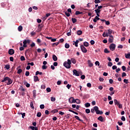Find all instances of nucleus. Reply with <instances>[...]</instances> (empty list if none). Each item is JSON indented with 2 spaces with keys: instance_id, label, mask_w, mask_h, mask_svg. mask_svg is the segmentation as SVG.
Instances as JSON below:
<instances>
[{
  "instance_id": "f257e3e1",
  "label": "nucleus",
  "mask_w": 130,
  "mask_h": 130,
  "mask_svg": "<svg viewBox=\"0 0 130 130\" xmlns=\"http://www.w3.org/2000/svg\"><path fill=\"white\" fill-rule=\"evenodd\" d=\"M71 64H72V61L70 59H68V61L63 63V66L66 69H71Z\"/></svg>"
},
{
  "instance_id": "f03ea898",
  "label": "nucleus",
  "mask_w": 130,
  "mask_h": 130,
  "mask_svg": "<svg viewBox=\"0 0 130 130\" xmlns=\"http://www.w3.org/2000/svg\"><path fill=\"white\" fill-rule=\"evenodd\" d=\"M102 8H103V6H100L98 7V9L94 10V12L96 13V16H98V17H100V13L101 12V9H102Z\"/></svg>"
},
{
  "instance_id": "7ed1b4c3",
  "label": "nucleus",
  "mask_w": 130,
  "mask_h": 130,
  "mask_svg": "<svg viewBox=\"0 0 130 130\" xmlns=\"http://www.w3.org/2000/svg\"><path fill=\"white\" fill-rule=\"evenodd\" d=\"M73 75L74 76H76L77 77H79V76H81V75H83V73L81 72H78L77 71V70H74L73 71Z\"/></svg>"
},
{
  "instance_id": "20e7f679",
  "label": "nucleus",
  "mask_w": 130,
  "mask_h": 130,
  "mask_svg": "<svg viewBox=\"0 0 130 130\" xmlns=\"http://www.w3.org/2000/svg\"><path fill=\"white\" fill-rule=\"evenodd\" d=\"M93 108H94V110L96 114H103L102 111L99 110V108H98V106H95L93 107Z\"/></svg>"
},
{
  "instance_id": "39448f33",
  "label": "nucleus",
  "mask_w": 130,
  "mask_h": 130,
  "mask_svg": "<svg viewBox=\"0 0 130 130\" xmlns=\"http://www.w3.org/2000/svg\"><path fill=\"white\" fill-rule=\"evenodd\" d=\"M115 47H116V46L114 44H111L109 46V48L112 51L115 50Z\"/></svg>"
},
{
  "instance_id": "423d86ee",
  "label": "nucleus",
  "mask_w": 130,
  "mask_h": 130,
  "mask_svg": "<svg viewBox=\"0 0 130 130\" xmlns=\"http://www.w3.org/2000/svg\"><path fill=\"white\" fill-rule=\"evenodd\" d=\"M80 48L82 51V52H83V53H86L87 52V49L84 47V45H81L80 46Z\"/></svg>"
},
{
  "instance_id": "0eeeda50",
  "label": "nucleus",
  "mask_w": 130,
  "mask_h": 130,
  "mask_svg": "<svg viewBox=\"0 0 130 130\" xmlns=\"http://www.w3.org/2000/svg\"><path fill=\"white\" fill-rule=\"evenodd\" d=\"M69 103H76V100L74 98L71 97L69 99Z\"/></svg>"
},
{
  "instance_id": "6e6552de",
  "label": "nucleus",
  "mask_w": 130,
  "mask_h": 130,
  "mask_svg": "<svg viewBox=\"0 0 130 130\" xmlns=\"http://www.w3.org/2000/svg\"><path fill=\"white\" fill-rule=\"evenodd\" d=\"M109 37L110 38L108 40V41L109 42H110V43H112V42H113V39H114L113 36L110 35Z\"/></svg>"
},
{
  "instance_id": "1a4fd4ad",
  "label": "nucleus",
  "mask_w": 130,
  "mask_h": 130,
  "mask_svg": "<svg viewBox=\"0 0 130 130\" xmlns=\"http://www.w3.org/2000/svg\"><path fill=\"white\" fill-rule=\"evenodd\" d=\"M8 53L10 55H13V54H14V53H15V50H14V49H9V50L8 51Z\"/></svg>"
},
{
  "instance_id": "9d476101",
  "label": "nucleus",
  "mask_w": 130,
  "mask_h": 130,
  "mask_svg": "<svg viewBox=\"0 0 130 130\" xmlns=\"http://www.w3.org/2000/svg\"><path fill=\"white\" fill-rule=\"evenodd\" d=\"M7 81H8V82L7 83V85H11V84L13 83V80L9 77H8Z\"/></svg>"
},
{
  "instance_id": "9b49d317",
  "label": "nucleus",
  "mask_w": 130,
  "mask_h": 130,
  "mask_svg": "<svg viewBox=\"0 0 130 130\" xmlns=\"http://www.w3.org/2000/svg\"><path fill=\"white\" fill-rule=\"evenodd\" d=\"M99 17V16H96L95 17V18L93 19V22H94V23H96L97 22V21H99V20H100V18H99V17Z\"/></svg>"
},
{
  "instance_id": "f8f14e48",
  "label": "nucleus",
  "mask_w": 130,
  "mask_h": 130,
  "mask_svg": "<svg viewBox=\"0 0 130 130\" xmlns=\"http://www.w3.org/2000/svg\"><path fill=\"white\" fill-rule=\"evenodd\" d=\"M114 103H115V105H117V106H118V105H119V104H120V102H119L116 99L114 100Z\"/></svg>"
},
{
  "instance_id": "ddd939ff",
  "label": "nucleus",
  "mask_w": 130,
  "mask_h": 130,
  "mask_svg": "<svg viewBox=\"0 0 130 130\" xmlns=\"http://www.w3.org/2000/svg\"><path fill=\"white\" fill-rule=\"evenodd\" d=\"M98 120H100V121H101V122H103L104 121V118L100 116L98 118Z\"/></svg>"
},
{
  "instance_id": "4468645a",
  "label": "nucleus",
  "mask_w": 130,
  "mask_h": 130,
  "mask_svg": "<svg viewBox=\"0 0 130 130\" xmlns=\"http://www.w3.org/2000/svg\"><path fill=\"white\" fill-rule=\"evenodd\" d=\"M75 118H76V119H77V120H79V121H81V122H83V123H85L84 122V121H83V120L80 119V117H79V116H75Z\"/></svg>"
},
{
  "instance_id": "2eb2a0df",
  "label": "nucleus",
  "mask_w": 130,
  "mask_h": 130,
  "mask_svg": "<svg viewBox=\"0 0 130 130\" xmlns=\"http://www.w3.org/2000/svg\"><path fill=\"white\" fill-rule=\"evenodd\" d=\"M30 40H25L23 42V44H27V43H28L29 44V43H30Z\"/></svg>"
},
{
  "instance_id": "dca6fc26",
  "label": "nucleus",
  "mask_w": 130,
  "mask_h": 130,
  "mask_svg": "<svg viewBox=\"0 0 130 130\" xmlns=\"http://www.w3.org/2000/svg\"><path fill=\"white\" fill-rule=\"evenodd\" d=\"M29 128L32 130H38V128L37 127H35L33 126H29Z\"/></svg>"
},
{
  "instance_id": "f3484780",
  "label": "nucleus",
  "mask_w": 130,
  "mask_h": 130,
  "mask_svg": "<svg viewBox=\"0 0 130 130\" xmlns=\"http://www.w3.org/2000/svg\"><path fill=\"white\" fill-rule=\"evenodd\" d=\"M52 58L54 61H56L57 60V57L55 55H53Z\"/></svg>"
},
{
  "instance_id": "a211bd4d",
  "label": "nucleus",
  "mask_w": 130,
  "mask_h": 130,
  "mask_svg": "<svg viewBox=\"0 0 130 130\" xmlns=\"http://www.w3.org/2000/svg\"><path fill=\"white\" fill-rule=\"evenodd\" d=\"M34 82H38L39 81V78H38V76H34Z\"/></svg>"
},
{
  "instance_id": "6ab92c4d",
  "label": "nucleus",
  "mask_w": 130,
  "mask_h": 130,
  "mask_svg": "<svg viewBox=\"0 0 130 130\" xmlns=\"http://www.w3.org/2000/svg\"><path fill=\"white\" fill-rule=\"evenodd\" d=\"M50 15H51V14H50V13L46 14V16L44 17V19L45 20H46V19H47V18H48V17H49V16H50Z\"/></svg>"
},
{
  "instance_id": "aec40b11",
  "label": "nucleus",
  "mask_w": 130,
  "mask_h": 130,
  "mask_svg": "<svg viewBox=\"0 0 130 130\" xmlns=\"http://www.w3.org/2000/svg\"><path fill=\"white\" fill-rule=\"evenodd\" d=\"M71 60L72 63H74V64L76 63V62H77V61H76V59H75L74 58H72L71 59Z\"/></svg>"
},
{
  "instance_id": "412c9836",
  "label": "nucleus",
  "mask_w": 130,
  "mask_h": 130,
  "mask_svg": "<svg viewBox=\"0 0 130 130\" xmlns=\"http://www.w3.org/2000/svg\"><path fill=\"white\" fill-rule=\"evenodd\" d=\"M82 14H83V12H80L79 11H77L75 12V15H76V16H77L78 15H81Z\"/></svg>"
},
{
  "instance_id": "4be33fe9",
  "label": "nucleus",
  "mask_w": 130,
  "mask_h": 130,
  "mask_svg": "<svg viewBox=\"0 0 130 130\" xmlns=\"http://www.w3.org/2000/svg\"><path fill=\"white\" fill-rule=\"evenodd\" d=\"M77 35H82L83 34V31L81 30H78L77 32Z\"/></svg>"
},
{
  "instance_id": "5701e85b",
  "label": "nucleus",
  "mask_w": 130,
  "mask_h": 130,
  "mask_svg": "<svg viewBox=\"0 0 130 130\" xmlns=\"http://www.w3.org/2000/svg\"><path fill=\"white\" fill-rule=\"evenodd\" d=\"M84 46H85V47H88L89 46V43L87 42H85L83 43Z\"/></svg>"
},
{
  "instance_id": "b1692460",
  "label": "nucleus",
  "mask_w": 130,
  "mask_h": 130,
  "mask_svg": "<svg viewBox=\"0 0 130 130\" xmlns=\"http://www.w3.org/2000/svg\"><path fill=\"white\" fill-rule=\"evenodd\" d=\"M72 22L73 23V24H75V23H77V19H76L75 18H72Z\"/></svg>"
},
{
  "instance_id": "393cba45",
  "label": "nucleus",
  "mask_w": 130,
  "mask_h": 130,
  "mask_svg": "<svg viewBox=\"0 0 130 130\" xmlns=\"http://www.w3.org/2000/svg\"><path fill=\"white\" fill-rule=\"evenodd\" d=\"M85 107L88 108V107H90V106H91V104H90V103H86L85 104Z\"/></svg>"
},
{
  "instance_id": "a878e982",
  "label": "nucleus",
  "mask_w": 130,
  "mask_h": 130,
  "mask_svg": "<svg viewBox=\"0 0 130 130\" xmlns=\"http://www.w3.org/2000/svg\"><path fill=\"white\" fill-rule=\"evenodd\" d=\"M32 93L33 97H34V98H36V90H34Z\"/></svg>"
},
{
  "instance_id": "bb28decb",
  "label": "nucleus",
  "mask_w": 130,
  "mask_h": 130,
  "mask_svg": "<svg viewBox=\"0 0 130 130\" xmlns=\"http://www.w3.org/2000/svg\"><path fill=\"white\" fill-rule=\"evenodd\" d=\"M8 78H9V77H6L4 78V79H3V80H2V83H4V82H6V81H7Z\"/></svg>"
},
{
  "instance_id": "cd10ccee",
  "label": "nucleus",
  "mask_w": 130,
  "mask_h": 130,
  "mask_svg": "<svg viewBox=\"0 0 130 130\" xmlns=\"http://www.w3.org/2000/svg\"><path fill=\"white\" fill-rule=\"evenodd\" d=\"M125 57L126 58H130V53H128V54H125Z\"/></svg>"
},
{
  "instance_id": "c85d7f7f",
  "label": "nucleus",
  "mask_w": 130,
  "mask_h": 130,
  "mask_svg": "<svg viewBox=\"0 0 130 130\" xmlns=\"http://www.w3.org/2000/svg\"><path fill=\"white\" fill-rule=\"evenodd\" d=\"M73 42H75V46L76 47H78V43L79 42V40H76V42L74 41Z\"/></svg>"
},
{
  "instance_id": "c756f323",
  "label": "nucleus",
  "mask_w": 130,
  "mask_h": 130,
  "mask_svg": "<svg viewBox=\"0 0 130 130\" xmlns=\"http://www.w3.org/2000/svg\"><path fill=\"white\" fill-rule=\"evenodd\" d=\"M30 106L31 108H32V109H34L35 108L34 107V105L33 104V102H31L30 103Z\"/></svg>"
},
{
  "instance_id": "7c9ffc66",
  "label": "nucleus",
  "mask_w": 130,
  "mask_h": 130,
  "mask_svg": "<svg viewBox=\"0 0 130 130\" xmlns=\"http://www.w3.org/2000/svg\"><path fill=\"white\" fill-rule=\"evenodd\" d=\"M104 52H105V53H110V51L108 50V49L107 48H106L104 50Z\"/></svg>"
},
{
  "instance_id": "2f4dec72",
  "label": "nucleus",
  "mask_w": 130,
  "mask_h": 130,
  "mask_svg": "<svg viewBox=\"0 0 130 130\" xmlns=\"http://www.w3.org/2000/svg\"><path fill=\"white\" fill-rule=\"evenodd\" d=\"M18 31H19V32H21V31L23 30V26L20 25L18 27Z\"/></svg>"
},
{
  "instance_id": "473e14b6",
  "label": "nucleus",
  "mask_w": 130,
  "mask_h": 130,
  "mask_svg": "<svg viewBox=\"0 0 130 130\" xmlns=\"http://www.w3.org/2000/svg\"><path fill=\"white\" fill-rule=\"evenodd\" d=\"M51 112L52 113H56L57 112H58V110L57 109H54L53 110L51 111Z\"/></svg>"
},
{
  "instance_id": "72a5a7b5",
  "label": "nucleus",
  "mask_w": 130,
  "mask_h": 130,
  "mask_svg": "<svg viewBox=\"0 0 130 130\" xmlns=\"http://www.w3.org/2000/svg\"><path fill=\"white\" fill-rule=\"evenodd\" d=\"M75 103H77V104H80V103H81V101L79 99H76Z\"/></svg>"
},
{
  "instance_id": "f704fd0d",
  "label": "nucleus",
  "mask_w": 130,
  "mask_h": 130,
  "mask_svg": "<svg viewBox=\"0 0 130 130\" xmlns=\"http://www.w3.org/2000/svg\"><path fill=\"white\" fill-rule=\"evenodd\" d=\"M5 68L6 69V70H10V64L5 65Z\"/></svg>"
},
{
  "instance_id": "c9c22d12",
  "label": "nucleus",
  "mask_w": 130,
  "mask_h": 130,
  "mask_svg": "<svg viewBox=\"0 0 130 130\" xmlns=\"http://www.w3.org/2000/svg\"><path fill=\"white\" fill-rule=\"evenodd\" d=\"M41 115H42L41 112H38L37 114V117H41Z\"/></svg>"
},
{
  "instance_id": "e433bc0d",
  "label": "nucleus",
  "mask_w": 130,
  "mask_h": 130,
  "mask_svg": "<svg viewBox=\"0 0 130 130\" xmlns=\"http://www.w3.org/2000/svg\"><path fill=\"white\" fill-rule=\"evenodd\" d=\"M20 59L22 61H24V60H25L26 59H25V57L24 56H21L20 57Z\"/></svg>"
},
{
  "instance_id": "4c0bfd02",
  "label": "nucleus",
  "mask_w": 130,
  "mask_h": 130,
  "mask_svg": "<svg viewBox=\"0 0 130 130\" xmlns=\"http://www.w3.org/2000/svg\"><path fill=\"white\" fill-rule=\"evenodd\" d=\"M85 112H86V113L89 114L91 112V111L89 109H86L85 110Z\"/></svg>"
},
{
  "instance_id": "58836bf2",
  "label": "nucleus",
  "mask_w": 130,
  "mask_h": 130,
  "mask_svg": "<svg viewBox=\"0 0 130 130\" xmlns=\"http://www.w3.org/2000/svg\"><path fill=\"white\" fill-rule=\"evenodd\" d=\"M38 27L39 28V31H41V29L42 28V26H41V24H39L38 25Z\"/></svg>"
},
{
  "instance_id": "ea45409f",
  "label": "nucleus",
  "mask_w": 130,
  "mask_h": 130,
  "mask_svg": "<svg viewBox=\"0 0 130 130\" xmlns=\"http://www.w3.org/2000/svg\"><path fill=\"white\" fill-rule=\"evenodd\" d=\"M38 75H42V72H40L39 71H37L36 73V76Z\"/></svg>"
},
{
  "instance_id": "a19ab883",
  "label": "nucleus",
  "mask_w": 130,
  "mask_h": 130,
  "mask_svg": "<svg viewBox=\"0 0 130 130\" xmlns=\"http://www.w3.org/2000/svg\"><path fill=\"white\" fill-rule=\"evenodd\" d=\"M51 101H52V102H54V101H55V98L53 96L51 97Z\"/></svg>"
},
{
  "instance_id": "79ce46f5",
  "label": "nucleus",
  "mask_w": 130,
  "mask_h": 130,
  "mask_svg": "<svg viewBox=\"0 0 130 130\" xmlns=\"http://www.w3.org/2000/svg\"><path fill=\"white\" fill-rule=\"evenodd\" d=\"M95 66H98V67H99V66H100V62H99V61H96L95 62Z\"/></svg>"
},
{
  "instance_id": "37998d69",
  "label": "nucleus",
  "mask_w": 130,
  "mask_h": 130,
  "mask_svg": "<svg viewBox=\"0 0 130 130\" xmlns=\"http://www.w3.org/2000/svg\"><path fill=\"white\" fill-rule=\"evenodd\" d=\"M46 91H47V92L49 93L50 92H51V89L50 88H49V87H48L46 89Z\"/></svg>"
},
{
  "instance_id": "c03bdc74",
  "label": "nucleus",
  "mask_w": 130,
  "mask_h": 130,
  "mask_svg": "<svg viewBox=\"0 0 130 130\" xmlns=\"http://www.w3.org/2000/svg\"><path fill=\"white\" fill-rule=\"evenodd\" d=\"M124 77H126V73H125V72H123L122 73V78H123Z\"/></svg>"
},
{
  "instance_id": "a18cd8bd",
  "label": "nucleus",
  "mask_w": 130,
  "mask_h": 130,
  "mask_svg": "<svg viewBox=\"0 0 130 130\" xmlns=\"http://www.w3.org/2000/svg\"><path fill=\"white\" fill-rule=\"evenodd\" d=\"M87 87H88V88H91V87H92V84H91L90 83H88L87 84Z\"/></svg>"
},
{
  "instance_id": "49530a36",
  "label": "nucleus",
  "mask_w": 130,
  "mask_h": 130,
  "mask_svg": "<svg viewBox=\"0 0 130 130\" xmlns=\"http://www.w3.org/2000/svg\"><path fill=\"white\" fill-rule=\"evenodd\" d=\"M65 48H70V45L68 43L65 44Z\"/></svg>"
},
{
  "instance_id": "de8ad7c7",
  "label": "nucleus",
  "mask_w": 130,
  "mask_h": 130,
  "mask_svg": "<svg viewBox=\"0 0 130 130\" xmlns=\"http://www.w3.org/2000/svg\"><path fill=\"white\" fill-rule=\"evenodd\" d=\"M94 3L95 4H100V3H101V1H100V0H95Z\"/></svg>"
},
{
  "instance_id": "09e8293b",
  "label": "nucleus",
  "mask_w": 130,
  "mask_h": 130,
  "mask_svg": "<svg viewBox=\"0 0 130 130\" xmlns=\"http://www.w3.org/2000/svg\"><path fill=\"white\" fill-rule=\"evenodd\" d=\"M65 14L66 15L67 17H70V16H71V14L68 12H66Z\"/></svg>"
},
{
  "instance_id": "8fccbe9b",
  "label": "nucleus",
  "mask_w": 130,
  "mask_h": 130,
  "mask_svg": "<svg viewBox=\"0 0 130 130\" xmlns=\"http://www.w3.org/2000/svg\"><path fill=\"white\" fill-rule=\"evenodd\" d=\"M30 75V72L29 71H26L25 72V76L26 77H28Z\"/></svg>"
},
{
  "instance_id": "3c124183",
  "label": "nucleus",
  "mask_w": 130,
  "mask_h": 130,
  "mask_svg": "<svg viewBox=\"0 0 130 130\" xmlns=\"http://www.w3.org/2000/svg\"><path fill=\"white\" fill-rule=\"evenodd\" d=\"M30 35L31 36H34L35 35H36V32L34 31H32L31 32H30Z\"/></svg>"
},
{
  "instance_id": "603ef678",
  "label": "nucleus",
  "mask_w": 130,
  "mask_h": 130,
  "mask_svg": "<svg viewBox=\"0 0 130 130\" xmlns=\"http://www.w3.org/2000/svg\"><path fill=\"white\" fill-rule=\"evenodd\" d=\"M40 108H41V109H44V105L42 104L40 106Z\"/></svg>"
},
{
  "instance_id": "864d4df0",
  "label": "nucleus",
  "mask_w": 130,
  "mask_h": 130,
  "mask_svg": "<svg viewBox=\"0 0 130 130\" xmlns=\"http://www.w3.org/2000/svg\"><path fill=\"white\" fill-rule=\"evenodd\" d=\"M122 71H123V72H124L125 71V70H126V67H125V66H122Z\"/></svg>"
},
{
  "instance_id": "5fc2aeb1",
  "label": "nucleus",
  "mask_w": 130,
  "mask_h": 130,
  "mask_svg": "<svg viewBox=\"0 0 130 130\" xmlns=\"http://www.w3.org/2000/svg\"><path fill=\"white\" fill-rule=\"evenodd\" d=\"M58 44H59V42L54 43L52 44V46H54V45H56V46H57Z\"/></svg>"
},
{
  "instance_id": "6e6d98bb",
  "label": "nucleus",
  "mask_w": 130,
  "mask_h": 130,
  "mask_svg": "<svg viewBox=\"0 0 130 130\" xmlns=\"http://www.w3.org/2000/svg\"><path fill=\"white\" fill-rule=\"evenodd\" d=\"M121 120L123 121H125V117L124 116H122L121 118Z\"/></svg>"
},
{
  "instance_id": "4d7b16f0",
  "label": "nucleus",
  "mask_w": 130,
  "mask_h": 130,
  "mask_svg": "<svg viewBox=\"0 0 130 130\" xmlns=\"http://www.w3.org/2000/svg\"><path fill=\"white\" fill-rule=\"evenodd\" d=\"M123 82L124 83H125V84H127V83H128V79H125L123 80Z\"/></svg>"
},
{
  "instance_id": "13d9d810",
  "label": "nucleus",
  "mask_w": 130,
  "mask_h": 130,
  "mask_svg": "<svg viewBox=\"0 0 130 130\" xmlns=\"http://www.w3.org/2000/svg\"><path fill=\"white\" fill-rule=\"evenodd\" d=\"M71 87H72V85H71V84H68L67 85V87L68 88V89H69V90H70V89L71 88Z\"/></svg>"
},
{
  "instance_id": "bf43d9fd",
  "label": "nucleus",
  "mask_w": 130,
  "mask_h": 130,
  "mask_svg": "<svg viewBox=\"0 0 130 130\" xmlns=\"http://www.w3.org/2000/svg\"><path fill=\"white\" fill-rule=\"evenodd\" d=\"M42 69H43V70H46V69H47V66H46L45 65H43L42 66Z\"/></svg>"
},
{
  "instance_id": "052dcab7",
  "label": "nucleus",
  "mask_w": 130,
  "mask_h": 130,
  "mask_svg": "<svg viewBox=\"0 0 130 130\" xmlns=\"http://www.w3.org/2000/svg\"><path fill=\"white\" fill-rule=\"evenodd\" d=\"M85 78H86V76H85V75H81V79L82 80H85Z\"/></svg>"
},
{
  "instance_id": "680f3d73",
  "label": "nucleus",
  "mask_w": 130,
  "mask_h": 130,
  "mask_svg": "<svg viewBox=\"0 0 130 130\" xmlns=\"http://www.w3.org/2000/svg\"><path fill=\"white\" fill-rule=\"evenodd\" d=\"M22 69H19L17 71V74H21V73H22Z\"/></svg>"
},
{
  "instance_id": "e2e57ef3",
  "label": "nucleus",
  "mask_w": 130,
  "mask_h": 130,
  "mask_svg": "<svg viewBox=\"0 0 130 130\" xmlns=\"http://www.w3.org/2000/svg\"><path fill=\"white\" fill-rule=\"evenodd\" d=\"M112 30L111 29H108V34H112Z\"/></svg>"
},
{
  "instance_id": "0e129e2a",
  "label": "nucleus",
  "mask_w": 130,
  "mask_h": 130,
  "mask_svg": "<svg viewBox=\"0 0 130 130\" xmlns=\"http://www.w3.org/2000/svg\"><path fill=\"white\" fill-rule=\"evenodd\" d=\"M112 65H113L112 62H108V67H112Z\"/></svg>"
},
{
  "instance_id": "69168bd1",
  "label": "nucleus",
  "mask_w": 130,
  "mask_h": 130,
  "mask_svg": "<svg viewBox=\"0 0 130 130\" xmlns=\"http://www.w3.org/2000/svg\"><path fill=\"white\" fill-rule=\"evenodd\" d=\"M118 107L119 108H120V109L122 108V104H119V105H118Z\"/></svg>"
},
{
  "instance_id": "338daca9",
  "label": "nucleus",
  "mask_w": 130,
  "mask_h": 130,
  "mask_svg": "<svg viewBox=\"0 0 130 130\" xmlns=\"http://www.w3.org/2000/svg\"><path fill=\"white\" fill-rule=\"evenodd\" d=\"M116 69H117V67L116 66L114 65L112 67V70H116Z\"/></svg>"
},
{
  "instance_id": "774afa93",
  "label": "nucleus",
  "mask_w": 130,
  "mask_h": 130,
  "mask_svg": "<svg viewBox=\"0 0 130 130\" xmlns=\"http://www.w3.org/2000/svg\"><path fill=\"white\" fill-rule=\"evenodd\" d=\"M31 47H34L35 46V43H32L31 44H30Z\"/></svg>"
}]
</instances>
